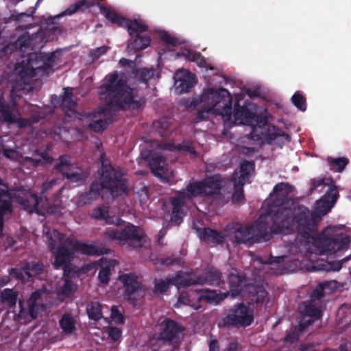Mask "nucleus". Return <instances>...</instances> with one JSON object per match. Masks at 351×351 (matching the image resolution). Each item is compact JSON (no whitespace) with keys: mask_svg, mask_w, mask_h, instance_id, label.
Instances as JSON below:
<instances>
[{"mask_svg":"<svg viewBox=\"0 0 351 351\" xmlns=\"http://www.w3.org/2000/svg\"><path fill=\"white\" fill-rule=\"evenodd\" d=\"M316 204L317 210L315 212H311L308 208L303 206L299 208L296 214L293 215L298 234L304 239H312L320 255L335 254L348 250L351 242L350 237L343 234L327 237L324 232L317 233L320 218L334 206V199L327 202L322 197Z\"/></svg>","mask_w":351,"mask_h":351,"instance_id":"obj_1","label":"nucleus"},{"mask_svg":"<svg viewBox=\"0 0 351 351\" xmlns=\"http://www.w3.org/2000/svg\"><path fill=\"white\" fill-rule=\"evenodd\" d=\"M289 185L280 182L275 185L270 198L266 202V218L271 221L269 231L263 224H258L256 229L253 228L252 233V244L269 241L272 234H289L295 230L296 223L293 217L291 209L285 207L288 203Z\"/></svg>","mask_w":351,"mask_h":351,"instance_id":"obj_2","label":"nucleus"},{"mask_svg":"<svg viewBox=\"0 0 351 351\" xmlns=\"http://www.w3.org/2000/svg\"><path fill=\"white\" fill-rule=\"evenodd\" d=\"M106 93L105 106L99 108L98 113L104 114V118L89 123V128L95 132L104 131L108 125L114 121V115L112 112L125 110L128 108L138 110L145 104L143 98L136 99L134 90L126 88L123 80L118 78V73L114 71L110 75L104 84Z\"/></svg>","mask_w":351,"mask_h":351,"instance_id":"obj_3","label":"nucleus"},{"mask_svg":"<svg viewBox=\"0 0 351 351\" xmlns=\"http://www.w3.org/2000/svg\"><path fill=\"white\" fill-rule=\"evenodd\" d=\"M99 180H94L88 191L82 193L79 197L80 202L86 205L95 201L99 197L104 198V192H108L114 199L125 197L129 192L128 182L120 169L104 162L98 171Z\"/></svg>","mask_w":351,"mask_h":351,"instance_id":"obj_4","label":"nucleus"},{"mask_svg":"<svg viewBox=\"0 0 351 351\" xmlns=\"http://www.w3.org/2000/svg\"><path fill=\"white\" fill-rule=\"evenodd\" d=\"M198 105L212 110L214 114L221 116L225 121L231 119L232 98L230 92L224 88L204 90L200 96L192 99L189 106L197 108Z\"/></svg>","mask_w":351,"mask_h":351,"instance_id":"obj_5","label":"nucleus"},{"mask_svg":"<svg viewBox=\"0 0 351 351\" xmlns=\"http://www.w3.org/2000/svg\"><path fill=\"white\" fill-rule=\"evenodd\" d=\"M55 64L54 53H33L29 55L26 65L20 71L19 75L21 80L26 82L39 73L40 75L49 73Z\"/></svg>","mask_w":351,"mask_h":351,"instance_id":"obj_6","label":"nucleus"},{"mask_svg":"<svg viewBox=\"0 0 351 351\" xmlns=\"http://www.w3.org/2000/svg\"><path fill=\"white\" fill-rule=\"evenodd\" d=\"M254 311L243 302L237 303L228 309V314L219 326L228 328H245L254 322Z\"/></svg>","mask_w":351,"mask_h":351,"instance_id":"obj_7","label":"nucleus"},{"mask_svg":"<svg viewBox=\"0 0 351 351\" xmlns=\"http://www.w3.org/2000/svg\"><path fill=\"white\" fill-rule=\"evenodd\" d=\"M252 126V131L249 137L254 141L265 140L267 143H271L278 136H282L288 141L291 140L289 134L281 132L277 127L269 125L267 118L260 115L256 117Z\"/></svg>","mask_w":351,"mask_h":351,"instance_id":"obj_8","label":"nucleus"},{"mask_svg":"<svg viewBox=\"0 0 351 351\" xmlns=\"http://www.w3.org/2000/svg\"><path fill=\"white\" fill-rule=\"evenodd\" d=\"M148 30L147 25L141 20L134 19L128 25L127 31L130 36L128 48L134 52L146 49L151 43L149 35L142 34Z\"/></svg>","mask_w":351,"mask_h":351,"instance_id":"obj_9","label":"nucleus"},{"mask_svg":"<svg viewBox=\"0 0 351 351\" xmlns=\"http://www.w3.org/2000/svg\"><path fill=\"white\" fill-rule=\"evenodd\" d=\"M104 235L111 240L126 241L133 248L141 247L143 245V234L139 232L138 227L129 223L123 229L117 228L107 230Z\"/></svg>","mask_w":351,"mask_h":351,"instance_id":"obj_10","label":"nucleus"},{"mask_svg":"<svg viewBox=\"0 0 351 351\" xmlns=\"http://www.w3.org/2000/svg\"><path fill=\"white\" fill-rule=\"evenodd\" d=\"M159 335L167 344L175 346L180 343V336L184 328L176 321L166 317L158 325Z\"/></svg>","mask_w":351,"mask_h":351,"instance_id":"obj_11","label":"nucleus"},{"mask_svg":"<svg viewBox=\"0 0 351 351\" xmlns=\"http://www.w3.org/2000/svg\"><path fill=\"white\" fill-rule=\"evenodd\" d=\"M119 280L125 287L124 295L126 298L135 304L142 292V284L138 280V276L134 273L125 274L120 275Z\"/></svg>","mask_w":351,"mask_h":351,"instance_id":"obj_12","label":"nucleus"},{"mask_svg":"<svg viewBox=\"0 0 351 351\" xmlns=\"http://www.w3.org/2000/svg\"><path fill=\"white\" fill-rule=\"evenodd\" d=\"M254 110V105L250 103L241 106L239 101H236L233 112L234 122L239 124L252 125L256 117L260 116L256 114Z\"/></svg>","mask_w":351,"mask_h":351,"instance_id":"obj_13","label":"nucleus"},{"mask_svg":"<svg viewBox=\"0 0 351 351\" xmlns=\"http://www.w3.org/2000/svg\"><path fill=\"white\" fill-rule=\"evenodd\" d=\"M224 230L233 235L235 244H252L253 226H252L232 223L227 225Z\"/></svg>","mask_w":351,"mask_h":351,"instance_id":"obj_14","label":"nucleus"},{"mask_svg":"<svg viewBox=\"0 0 351 351\" xmlns=\"http://www.w3.org/2000/svg\"><path fill=\"white\" fill-rule=\"evenodd\" d=\"M68 243L70 247L66 246L64 243L59 244L54 253L53 267L56 269H60L64 264L71 263L75 256L73 241L69 240Z\"/></svg>","mask_w":351,"mask_h":351,"instance_id":"obj_15","label":"nucleus"},{"mask_svg":"<svg viewBox=\"0 0 351 351\" xmlns=\"http://www.w3.org/2000/svg\"><path fill=\"white\" fill-rule=\"evenodd\" d=\"M55 168L68 180L79 182L84 178L82 173L73 170V165L65 155H62L59 157L58 162L56 165Z\"/></svg>","mask_w":351,"mask_h":351,"instance_id":"obj_16","label":"nucleus"},{"mask_svg":"<svg viewBox=\"0 0 351 351\" xmlns=\"http://www.w3.org/2000/svg\"><path fill=\"white\" fill-rule=\"evenodd\" d=\"M15 199L16 202L19 204L23 210L29 213H39L38 205L40 199L36 194L27 191L22 195H16Z\"/></svg>","mask_w":351,"mask_h":351,"instance_id":"obj_17","label":"nucleus"},{"mask_svg":"<svg viewBox=\"0 0 351 351\" xmlns=\"http://www.w3.org/2000/svg\"><path fill=\"white\" fill-rule=\"evenodd\" d=\"M197 233L201 240L216 245L223 244L228 237L224 232L217 231L210 228H199Z\"/></svg>","mask_w":351,"mask_h":351,"instance_id":"obj_18","label":"nucleus"},{"mask_svg":"<svg viewBox=\"0 0 351 351\" xmlns=\"http://www.w3.org/2000/svg\"><path fill=\"white\" fill-rule=\"evenodd\" d=\"M229 293L232 297L235 298L240 295L245 294L246 279L245 277L231 274L228 278Z\"/></svg>","mask_w":351,"mask_h":351,"instance_id":"obj_19","label":"nucleus"},{"mask_svg":"<svg viewBox=\"0 0 351 351\" xmlns=\"http://www.w3.org/2000/svg\"><path fill=\"white\" fill-rule=\"evenodd\" d=\"M221 272L214 267L207 269L203 275L197 276V282L198 285H209L219 287L221 282Z\"/></svg>","mask_w":351,"mask_h":351,"instance_id":"obj_20","label":"nucleus"},{"mask_svg":"<svg viewBox=\"0 0 351 351\" xmlns=\"http://www.w3.org/2000/svg\"><path fill=\"white\" fill-rule=\"evenodd\" d=\"M165 162V158L162 156L153 154L149 160V167L152 173L156 177L162 179H166L167 169L164 166Z\"/></svg>","mask_w":351,"mask_h":351,"instance_id":"obj_21","label":"nucleus"},{"mask_svg":"<svg viewBox=\"0 0 351 351\" xmlns=\"http://www.w3.org/2000/svg\"><path fill=\"white\" fill-rule=\"evenodd\" d=\"M300 313L303 318L312 317L314 320H319L322 318L321 311L316 306L312 300L302 302L298 307Z\"/></svg>","mask_w":351,"mask_h":351,"instance_id":"obj_22","label":"nucleus"},{"mask_svg":"<svg viewBox=\"0 0 351 351\" xmlns=\"http://www.w3.org/2000/svg\"><path fill=\"white\" fill-rule=\"evenodd\" d=\"M245 291L256 304H263L267 298L268 293L263 285L249 284Z\"/></svg>","mask_w":351,"mask_h":351,"instance_id":"obj_23","label":"nucleus"},{"mask_svg":"<svg viewBox=\"0 0 351 351\" xmlns=\"http://www.w3.org/2000/svg\"><path fill=\"white\" fill-rule=\"evenodd\" d=\"M204 196H212L218 194L222 187V182L219 175H215L202 180Z\"/></svg>","mask_w":351,"mask_h":351,"instance_id":"obj_24","label":"nucleus"},{"mask_svg":"<svg viewBox=\"0 0 351 351\" xmlns=\"http://www.w3.org/2000/svg\"><path fill=\"white\" fill-rule=\"evenodd\" d=\"M158 147L162 149H167L169 151L186 152L191 155L196 156L197 152L192 143L189 141H184L182 143L176 145L174 143H160Z\"/></svg>","mask_w":351,"mask_h":351,"instance_id":"obj_25","label":"nucleus"},{"mask_svg":"<svg viewBox=\"0 0 351 351\" xmlns=\"http://www.w3.org/2000/svg\"><path fill=\"white\" fill-rule=\"evenodd\" d=\"M181 195L186 199H191L197 196H204V190L202 181L190 182L186 189L180 191Z\"/></svg>","mask_w":351,"mask_h":351,"instance_id":"obj_26","label":"nucleus"},{"mask_svg":"<svg viewBox=\"0 0 351 351\" xmlns=\"http://www.w3.org/2000/svg\"><path fill=\"white\" fill-rule=\"evenodd\" d=\"M172 279V285L176 286L178 289L186 288L193 285H198L197 277L195 278L189 274L182 271H178Z\"/></svg>","mask_w":351,"mask_h":351,"instance_id":"obj_27","label":"nucleus"},{"mask_svg":"<svg viewBox=\"0 0 351 351\" xmlns=\"http://www.w3.org/2000/svg\"><path fill=\"white\" fill-rule=\"evenodd\" d=\"M100 10L106 19L112 23L117 24L119 27L128 28L129 23L133 21L119 16L115 11L111 10L104 5L100 7Z\"/></svg>","mask_w":351,"mask_h":351,"instance_id":"obj_28","label":"nucleus"},{"mask_svg":"<svg viewBox=\"0 0 351 351\" xmlns=\"http://www.w3.org/2000/svg\"><path fill=\"white\" fill-rule=\"evenodd\" d=\"M72 93L65 92L62 99L60 107L64 113L68 117L77 115V102L72 99Z\"/></svg>","mask_w":351,"mask_h":351,"instance_id":"obj_29","label":"nucleus"},{"mask_svg":"<svg viewBox=\"0 0 351 351\" xmlns=\"http://www.w3.org/2000/svg\"><path fill=\"white\" fill-rule=\"evenodd\" d=\"M73 243L75 253L80 252L82 254L88 256L100 255L101 254V250L95 245L88 244L78 241H73Z\"/></svg>","mask_w":351,"mask_h":351,"instance_id":"obj_30","label":"nucleus"},{"mask_svg":"<svg viewBox=\"0 0 351 351\" xmlns=\"http://www.w3.org/2000/svg\"><path fill=\"white\" fill-rule=\"evenodd\" d=\"M185 199H186L181 195L180 192H178L177 196L171 199V204L173 206L172 215L176 220L182 219L184 215L183 207Z\"/></svg>","mask_w":351,"mask_h":351,"instance_id":"obj_31","label":"nucleus"},{"mask_svg":"<svg viewBox=\"0 0 351 351\" xmlns=\"http://www.w3.org/2000/svg\"><path fill=\"white\" fill-rule=\"evenodd\" d=\"M176 90L180 93H188L195 84V79L193 75L188 73L176 82Z\"/></svg>","mask_w":351,"mask_h":351,"instance_id":"obj_32","label":"nucleus"},{"mask_svg":"<svg viewBox=\"0 0 351 351\" xmlns=\"http://www.w3.org/2000/svg\"><path fill=\"white\" fill-rule=\"evenodd\" d=\"M28 304V311H27L24 307V303L22 300H19V316L21 318H24L26 317L27 314H29L32 319H36L38 317L39 311L40 310V304L35 303L32 302H27Z\"/></svg>","mask_w":351,"mask_h":351,"instance_id":"obj_33","label":"nucleus"},{"mask_svg":"<svg viewBox=\"0 0 351 351\" xmlns=\"http://www.w3.org/2000/svg\"><path fill=\"white\" fill-rule=\"evenodd\" d=\"M36 153L40 157V158L36 159L27 156L25 158V161L34 167L43 166L46 164H51L53 162V157L50 156L47 152H39L38 151H36Z\"/></svg>","mask_w":351,"mask_h":351,"instance_id":"obj_34","label":"nucleus"},{"mask_svg":"<svg viewBox=\"0 0 351 351\" xmlns=\"http://www.w3.org/2000/svg\"><path fill=\"white\" fill-rule=\"evenodd\" d=\"M8 195V191L0 189V216L12 212V204Z\"/></svg>","mask_w":351,"mask_h":351,"instance_id":"obj_35","label":"nucleus"},{"mask_svg":"<svg viewBox=\"0 0 351 351\" xmlns=\"http://www.w3.org/2000/svg\"><path fill=\"white\" fill-rule=\"evenodd\" d=\"M0 298L1 302L11 308L16 306L18 293L12 289L7 288L1 292Z\"/></svg>","mask_w":351,"mask_h":351,"instance_id":"obj_36","label":"nucleus"},{"mask_svg":"<svg viewBox=\"0 0 351 351\" xmlns=\"http://www.w3.org/2000/svg\"><path fill=\"white\" fill-rule=\"evenodd\" d=\"M86 313L90 319L100 320L103 317L101 304L99 302L91 301L87 305Z\"/></svg>","mask_w":351,"mask_h":351,"instance_id":"obj_37","label":"nucleus"},{"mask_svg":"<svg viewBox=\"0 0 351 351\" xmlns=\"http://www.w3.org/2000/svg\"><path fill=\"white\" fill-rule=\"evenodd\" d=\"M24 272L27 278L36 276L42 274L44 271L43 265L39 262H30L23 267Z\"/></svg>","mask_w":351,"mask_h":351,"instance_id":"obj_38","label":"nucleus"},{"mask_svg":"<svg viewBox=\"0 0 351 351\" xmlns=\"http://www.w3.org/2000/svg\"><path fill=\"white\" fill-rule=\"evenodd\" d=\"M171 125L170 119L167 117H162L154 123V126L158 130V132L162 138H167L170 135Z\"/></svg>","mask_w":351,"mask_h":351,"instance_id":"obj_39","label":"nucleus"},{"mask_svg":"<svg viewBox=\"0 0 351 351\" xmlns=\"http://www.w3.org/2000/svg\"><path fill=\"white\" fill-rule=\"evenodd\" d=\"M1 119L8 123H14L16 117L8 104L0 101Z\"/></svg>","mask_w":351,"mask_h":351,"instance_id":"obj_40","label":"nucleus"},{"mask_svg":"<svg viewBox=\"0 0 351 351\" xmlns=\"http://www.w3.org/2000/svg\"><path fill=\"white\" fill-rule=\"evenodd\" d=\"M59 324L65 334H71L75 330V322L69 314H64L61 317Z\"/></svg>","mask_w":351,"mask_h":351,"instance_id":"obj_41","label":"nucleus"},{"mask_svg":"<svg viewBox=\"0 0 351 351\" xmlns=\"http://www.w3.org/2000/svg\"><path fill=\"white\" fill-rule=\"evenodd\" d=\"M254 169V163L252 161L243 160L240 166V176L237 181L244 182L248 179L250 172Z\"/></svg>","mask_w":351,"mask_h":351,"instance_id":"obj_42","label":"nucleus"},{"mask_svg":"<svg viewBox=\"0 0 351 351\" xmlns=\"http://www.w3.org/2000/svg\"><path fill=\"white\" fill-rule=\"evenodd\" d=\"M182 56L188 60L195 62L198 66L206 67V62L199 52L192 50H186L182 53Z\"/></svg>","mask_w":351,"mask_h":351,"instance_id":"obj_43","label":"nucleus"},{"mask_svg":"<svg viewBox=\"0 0 351 351\" xmlns=\"http://www.w3.org/2000/svg\"><path fill=\"white\" fill-rule=\"evenodd\" d=\"M93 3L89 0H80L75 2L74 4L71 5L66 10L65 13L67 14H73L77 11L88 9L93 6Z\"/></svg>","mask_w":351,"mask_h":351,"instance_id":"obj_44","label":"nucleus"},{"mask_svg":"<svg viewBox=\"0 0 351 351\" xmlns=\"http://www.w3.org/2000/svg\"><path fill=\"white\" fill-rule=\"evenodd\" d=\"M133 73L139 81L146 83L154 77L155 70L154 69L142 68L134 70Z\"/></svg>","mask_w":351,"mask_h":351,"instance_id":"obj_45","label":"nucleus"},{"mask_svg":"<svg viewBox=\"0 0 351 351\" xmlns=\"http://www.w3.org/2000/svg\"><path fill=\"white\" fill-rule=\"evenodd\" d=\"M244 184V182H238L237 179L234 180V191L232 196L233 203H239L244 199V191L243 189Z\"/></svg>","mask_w":351,"mask_h":351,"instance_id":"obj_46","label":"nucleus"},{"mask_svg":"<svg viewBox=\"0 0 351 351\" xmlns=\"http://www.w3.org/2000/svg\"><path fill=\"white\" fill-rule=\"evenodd\" d=\"M291 102L300 110L304 112L306 110V100L301 92L297 91L292 95Z\"/></svg>","mask_w":351,"mask_h":351,"instance_id":"obj_47","label":"nucleus"},{"mask_svg":"<svg viewBox=\"0 0 351 351\" xmlns=\"http://www.w3.org/2000/svg\"><path fill=\"white\" fill-rule=\"evenodd\" d=\"M331 169L338 172L342 171L348 163L346 158H337L328 159Z\"/></svg>","mask_w":351,"mask_h":351,"instance_id":"obj_48","label":"nucleus"},{"mask_svg":"<svg viewBox=\"0 0 351 351\" xmlns=\"http://www.w3.org/2000/svg\"><path fill=\"white\" fill-rule=\"evenodd\" d=\"M172 279L169 278L167 280H161L160 281H157L156 279L154 280V292L163 293L166 292L169 285H172Z\"/></svg>","mask_w":351,"mask_h":351,"instance_id":"obj_49","label":"nucleus"},{"mask_svg":"<svg viewBox=\"0 0 351 351\" xmlns=\"http://www.w3.org/2000/svg\"><path fill=\"white\" fill-rule=\"evenodd\" d=\"M159 37L161 41L167 45L177 46L180 44V42L176 37L171 35L166 31L160 32Z\"/></svg>","mask_w":351,"mask_h":351,"instance_id":"obj_50","label":"nucleus"},{"mask_svg":"<svg viewBox=\"0 0 351 351\" xmlns=\"http://www.w3.org/2000/svg\"><path fill=\"white\" fill-rule=\"evenodd\" d=\"M75 291L74 285L69 278L64 279V285L60 287V293L65 296H70Z\"/></svg>","mask_w":351,"mask_h":351,"instance_id":"obj_51","label":"nucleus"},{"mask_svg":"<svg viewBox=\"0 0 351 351\" xmlns=\"http://www.w3.org/2000/svg\"><path fill=\"white\" fill-rule=\"evenodd\" d=\"M328 282H324L315 289H313L311 295V300H312L313 302H315L316 300H320L322 297H324V289L328 287Z\"/></svg>","mask_w":351,"mask_h":351,"instance_id":"obj_52","label":"nucleus"},{"mask_svg":"<svg viewBox=\"0 0 351 351\" xmlns=\"http://www.w3.org/2000/svg\"><path fill=\"white\" fill-rule=\"evenodd\" d=\"M92 216L97 219H104L107 221L108 217V207L99 206L93 210Z\"/></svg>","mask_w":351,"mask_h":351,"instance_id":"obj_53","label":"nucleus"},{"mask_svg":"<svg viewBox=\"0 0 351 351\" xmlns=\"http://www.w3.org/2000/svg\"><path fill=\"white\" fill-rule=\"evenodd\" d=\"M165 343H167V341L162 339L160 335L158 337H153L149 339L151 351H158Z\"/></svg>","mask_w":351,"mask_h":351,"instance_id":"obj_54","label":"nucleus"},{"mask_svg":"<svg viewBox=\"0 0 351 351\" xmlns=\"http://www.w3.org/2000/svg\"><path fill=\"white\" fill-rule=\"evenodd\" d=\"M110 276V269L109 266L101 267L99 274L98 279L101 283L107 285L109 282Z\"/></svg>","mask_w":351,"mask_h":351,"instance_id":"obj_55","label":"nucleus"},{"mask_svg":"<svg viewBox=\"0 0 351 351\" xmlns=\"http://www.w3.org/2000/svg\"><path fill=\"white\" fill-rule=\"evenodd\" d=\"M339 194L335 186H330L328 191L323 195V198L327 201V202H330L332 199H334V204L337 200Z\"/></svg>","mask_w":351,"mask_h":351,"instance_id":"obj_56","label":"nucleus"},{"mask_svg":"<svg viewBox=\"0 0 351 351\" xmlns=\"http://www.w3.org/2000/svg\"><path fill=\"white\" fill-rule=\"evenodd\" d=\"M108 337L110 338L112 341L116 342L119 341L122 335V331L120 328L115 326H110L107 330Z\"/></svg>","mask_w":351,"mask_h":351,"instance_id":"obj_57","label":"nucleus"},{"mask_svg":"<svg viewBox=\"0 0 351 351\" xmlns=\"http://www.w3.org/2000/svg\"><path fill=\"white\" fill-rule=\"evenodd\" d=\"M301 333L302 332H300L298 326H297L294 330H291L286 335L284 341L286 343H294L298 340Z\"/></svg>","mask_w":351,"mask_h":351,"instance_id":"obj_58","label":"nucleus"},{"mask_svg":"<svg viewBox=\"0 0 351 351\" xmlns=\"http://www.w3.org/2000/svg\"><path fill=\"white\" fill-rule=\"evenodd\" d=\"M203 297L207 302L213 303H217L221 300L216 291H206Z\"/></svg>","mask_w":351,"mask_h":351,"instance_id":"obj_59","label":"nucleus"},{"mask_svg":"<svg viewBox=\"0 0 351 351\" xmlns=\"http://www.w3.org/2000/svg\"><path fill=\"white\" fill-rule=\"evenodd\" d=\"M111 318L117 324H123L125 321L123 315L115 306H112L111 308Z\"/></svg>","mask_w":351,"mask_h":351,"instance_id":"obj_60","label":"nucleus"},{"mask_svg":"<svg viewBox=\"0 0 351 351\" xmlns=\"http://www.w3.org/2000/svg\"><path fill=\"white\" fill-rule=\"evenodd\" d=\"M43 0H37L35 7L33 8V10L29 12H21L19 13L16 15L14 14H12V17L16 21H19L23 19V16H32L35 13V10L38 5V4L42 1Z\"/></svg>","mask_w":351,"mask_h":351,"instance_id":"obj_61","label":"nucleus"},{"mask_svg":"<svg viewBox=\"0 0 351 351\" xmlns=\"http://www.w3.org/2000/svg\"><path fill=\"white\" fill-rule=\"evenodd\" d=\"M24 274L25 272L23 269L11 268L9 270V275L16 280H23L24 279Z\"/></svg>","mask_w":351,"mask_h":351,"instance_id":"obj_62","label":"nucleus"},{"mask_svg":"<svg viewBox=\"0 0 351 351\" xmlns=\"http://www.w3.org/2000/svg\"><path fill=\"white\" fill-rule=\"evenodd\" d=\"M199 107L200 109L197 112L196 119L199 121H204L208 119V114L209 113H213L212 110H208L206 107H203L202 105H198L197 107Z\"/></svg>","mask_w":351,"mask_h":351,"instance_id":"obj_63","label":"nucleus"},{"mask_svg":"<svg viewBox=\"0 0 351 351\" xmlns=\"http://www.w3.org/2000/svg\"><path fill=\"white\" fill-rule=\"evenodd\" d=\"M315 321L312 317H308L306 320L305 318H303V320H301L298 325L300 332H303L308 326L312 325Z\"/></svg>","mask_w":351,"mask_h":351,"instance_id":"obj_64","label":"nucleus"}]
</instances>
